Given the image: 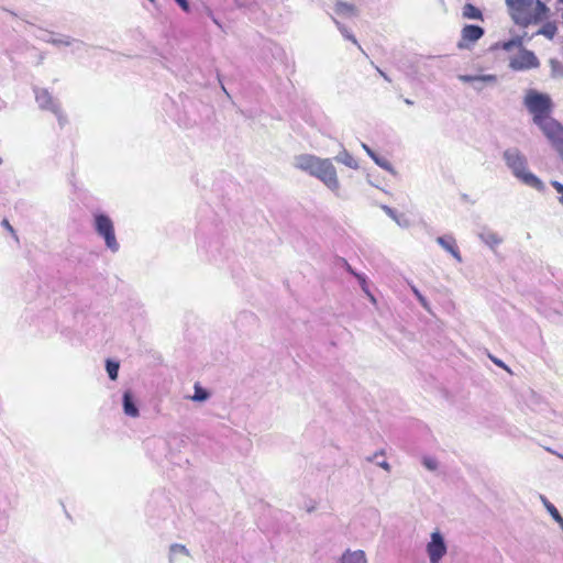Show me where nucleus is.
I'll use <instances>...</instances> for the list:
<instances>
[{
	"mask_svg": "<svg viewBox=\"0 0 563 563\" xmlns=\"http://www.w3.org/2000/svg\"><path fill=\"white\" fill-rule=\"evenodd\" d=\"M295 167L320 179L329 189L333 191L339 189L336 172L329 159H321L313 155L302 154L295 158Z\"/></svg>",
	"mask_w": 563,
	"mask_h": 563,
	"instance_id": "nucleus-1",
	"label": "nucleus"
},
{
	"mask_svg": "<svg viewBox=\"0 0 563 563\" xmlns=\"http://www.w3.org/2000/svg\"><path fill=\"white\" fill-rule=\"evenodd\" d=\"M514 21L522 26L543 21L549 12L540 0H506Z\"/></svg>",
	"mask_w": 563,
	"mask_h": 563,
	"instance_id": "nucleus-2",
	"label": "nucleus"
},
{
	"mask_svg": "<svg viewBox=\"0 0 563 563\" xmlns=\"http://www.w3.org/2000/svg\"><path fill=\"white\" fill-rule=\"evenodd\" d=\"M505 159L508 167L512 170L514 175L520 179L525 185L532 187L537 190H543V183L532 173L527 170V161L516 151L505 152Z\"/></svg>",
	"mask_w": 563,
	"mask_h": 563,
	"instance_id": "nucleus-3",
	"label": "nucleus"
},
{
	"mask_svg": "<svg viewBox=\"0 0 563 563\" xmlns=\"http://www.w3.org/2000/svg\"><path fill=\"white\" fill-rule=\"evenodd\" d=\"M33 93L38 109L52 113L56 118L59 126L63 128L65 124H67V114L64 111L58 98L53 96L48 89L42 87H34Z\"/></svg>",
	"mask_w": 563,
	"mask_h": 563,
	"instance_id": "nucleus-4",
	"label": "nucleus"
},
{
	"mask_svg": "<svg viewBox=\"0 0 563 563\" xmlns=\"http://www.w3.org/2000/svg\"><path fill=\"white\" fill-rule=\"evenodd\" d=\"M525 106L533 117V122L538 123L541 120L550 117L552 101L548 95L529 90L525 97Z\"/></svg>",
	"mask_w": 563,
	"mask_h": 563,
	"instance_id": "nucleus-5",
	"label": "nucleus"
},
{
	"mask_svg": "<svg viewBox=\"0 0 563 563\" xmlns=\"http://www.w3.org/2000/svg\"><path fill=\"white\" fill-rule=\"evenodd\" d=\"M37 38L56 47L69 46L73 48V52H79L86 47V44L82 41L60 33L41 31Z\"/></svg>",
	"mask_w": 563,
	"mask_h": 563,
	"instance_id": "nucleus-6",
	"label": "nucleus"
},
{
	"mask_svg": "<svg viewBox=\"0 0 563 563\" xmlns=\"http://www.w3.org/2000/svg\"><path fill=\"white\" fill-rule=\"evenodd\" d=\"M95 227L97 233L104 239L107 246L113 252L118 251L119 244L115 239L112 220L106 214H96Z\"/></svg>",
	"mask_w": 563,
	"mask_h": 563,
	"instance_id": "nucleus-7",
	"label": "nucleus"
},
{
	"mask_svg": "<svg viewBox=\"0 0 563 563\" xmlns=\"http://www.w3.org/2000/svg\"><path fill=\"white\" fill-rule=\"evenodd\" d=\"M540 63L533 52L520 47L518 53L510 57L509 67L514 70H527L539 67Z\"/></svg>",
	"mask_w": 563,
	"mask_h": 563,
	"instance_id": "nucleus-8",
	"label": "nucleus"
},
{
	"mask_svg": "<svg viewBox=\"0 0 563 563\" xmlns=\"http://www.w3.org/2000/svg\"><path fill=\"white\" fill-rule=\"evenodd\" d=\"M485 34L482 26L474 24H466L461 31V40L457 47L461 49L470 48V46L481 40Z\"/></svg>",
	"mask_w": 563,
	"mask_h": 563,
	"instance_id": "nucleus-9",
	"label": "nucleus"
},
{
	"mask_svg": "<svg viewBox=\"0 0 563 563\" xmlns=\"http://www.w3.org/2000/svg\"><path fill=\"white\" fill-rule=\"evenodd\" d=\"M549 141H563V125L551 115L536 123Z\"/></svg>",
	"mask_w": 563,
	"mask_h": 563,
	"instance_id": "nucleus-10",
	"label": "nucleus"
},
{
	"mask_svg": "<svg viewBox=\"0 0 563 563\" xmlns=\"http://www.w3.org/2000/svg\"><path fill=\"white\" fill-rule=\"evenodd\" d=\"M430 563H440V560L446 553V545L440 532L431 534V541L427 545Z\"/></svg>",
	"mask_w": 563,
	"mask_h": 563,
	"instance_id": "nucleus-11",
	"label": "nucleus"
},
{
	"mask_svg": "<svg viewBox=\"0 0 563 563\" xmlns=\"http://www.w3.org/2000/svg\"><path fill=\"white\" fill-rule=\"evenodd\" d=\"M459 80L470 82L476 91H482L486 85H495L497 77L492 74L487 75H459Z\"/></svg>",
	"mask_w": 563,
	"mask_h": 563,
	"instance_id": "nucleus-12",
	"label": "nucleus"
},
{
	"mask_svg": "<svg viewBox=\"0 0 563 563\" xmlns=\"http://www.w3.org/2000/svg\"><path fill=\"white\" fill-rule=\"evenodd\" d=\"M437 242L444 249L446 250L449 253L452 254V256L457 261V262H461L462 261V257H461V253L459 251V247L456 245V241L455 239L452 236V235H444V236H439L437 239Z\"/></svg>",
	"mask_w": 563,
	"mask_h": 563,
	"instance_id": "nucleus-13",
	"label": "nucleus"
},
{
	"mask_svg": "<svg viewBox=\"0 0 563 563\" xmlns=\"http://www.w3.org/2000/svg\"><path fill=\"white\" fill-rule=\"evenodd\" d=\"M363 148L368 153V155L374 159V162L379 165L382 168L386 170L393 169V164L390 158L386 154L377 153L368 147L366 143H362Z\"/></svg>",
	"mask_w": 563,
	"mask_h": 563,
	"instance_id": "nucleus-14",
	"label": "nucleus"
},
{
	"mask_svg": "<svg viewBox=\"0 0 563 563\" xmlns=\"http://www.w3.org/2000/svg\"><path fill=\"white\" fill-rule=\"evenodd\" d=\"M123 410L126 416L136 418L140 412L136 405L133 401L132 394L130 391H125L123 394Z\"/></svg>",
	"mask_w": 563,
	"mask_h": 563,
	"instance_id": "nucleus-15",
	"label": "nucleus"
},
{
	"mask_svg": "<svg viewBox=\"0 0 563 563\" xmlns=\"http://www.w3.org/2000/svg\"><path fill=\"white\" fill-rule=\"evenodd\" d=\"M462 15L464 19L470 20H484L483 12L472 3H465L462 9Z\"/></svg>",
	"mask_w": 563,
	"mask_h": 563,
	"instance_id": "nucleus-16",
	"label": "nucleus"
},
{
	"mask_svg": "<svg viewBox=\"0 0 563 563\" xmlns=\"http://www.w3.org/2000/svg\"><path fill=\"white\" fill-rule=\"evenodd\" d=\"M339 563H366L365 553L361 550L346 552L342 555Z\"/></svg>",
	"mask_w": 563,
	"mask_h": 563,
	"instance_id": "nucleus-17",
	"label": "nucleus"
},
{
	"mask_svg": "<svg viewBox=\"0 0 563 563\" xmlns=\"http://www.w3.org/2000/svg\"><path fill=\"white\" fill-rule=\"evenodd\" d=\"M336 161L351 167V168L358 167L357 161L352 155H350L347 152H343V153L339 154L336 156Z\"/></svg>",
	"mask_w": 563,
	"mask_h": 563,
	"instance_id": "nucleus-18",
	"label": "nucleus"
},
{
	"mask_svg": "<svg viewBox=\"0 0 563 563\" xmlns=\"http://www.w3.org/2000/svg\"><path fill=\"white\" fill-rule=\"evenodd\" d=\"M543 504L549 514L551 515V517L563 528V517L560 515L555 506L548 501L547 499H543Z\"/></svg>",
	"mask_w": 563,
	"mask_h": 563,
	"instance_id": "nucleus-19",
	"label": "nucleus"
},
{
	"mask_svg": "<svg viewBox=\"0 0 563 563\" xmlns=\"http://www.w3.org/2000/svg\"><path fill=\"white\" fill-rule=\"evenodd\" d=\"M355 8L346 2H338L335 4V13L343 15H352L354 14Z\"/></svg>",
	"mask_w": 563,
	"mask_h": 563,
	"instance_id": "nucleus-20",
	"label": "nucleus"
},
{
	"mask_svg": "<svg viewBox=\"0 0 563 563\" xmlns=\"http://www.w3.org/2000/svg\"><path fill=\"white\" fill-rule=\"evenodd\" d=\"M336 25H338V29L340 31V33L342 34V36L345 38V40H349L351 41L353 44H355L360 49H361V46L360 44L357 43V40L355 38V36L349 31V29L346 26H344L343 24H341L340 22L335 21Z\"/></svg>",
	"mask_w": 563,
	"mask_h": 563,
	"instance_id": "nucleus-21",
	"label": "nucleus"
},
{
	"mask_svg": "<svg viewBox=\"0 0 563 563\" xmlns=\"http://www.w3.org/2000/svg\"><path fill=\"white\" fill-rule=\"evenodd\" d=\"M539 34H542L547 36L548 38H553L556 33V26L552 23L544 24L538 32Z\"/></svg>",
	"mask_w": 563,
	"mask_h": 563,
	"instance_id": "nucleus-22",
	"label": "nucleus"
},
{
	"mask_svg": "<svg viewBox=\"0 0 563 563\" xmlns=\"http://www.w3.org/2000/svg\"><path fill=\"white\" fill-rule=\"evenodd\" d=\"M208 397H209V393L207 390H205L202 387H200L199 384H196L195 385V394L191 397V399L195 401H203V400L208 399Z\"/></svg>",
	"mask_w": 563,
	"mask_h": 563,
	"instance_id": "nucleus-23",
	"label": "nucleus"
},
{
	"mask_svg": "<svg viewBox=\"0 0 563 563\" xmlns=\"http://www.w3.org/2000/svg\"><path fill=\"white\" fill-rule=\"evenodd\" d=\"M107 372H108L109 377L112 380L117 379L118 372H119V363L112 362V361H108L107 362Z\"/></svg>",
	"mask_w": 563,
	"mask_h": 563,
	"instance_id": "nucleus-24",
	"label": "nucleus"
},
{
	"mask_svg": "<svg viewBox=\"0 0 563 563\" xmlns=\"http://www.w3.org/2000/svg\"><path fill=\"white\" fill-rule=\"evenodd\" d=\"M521 46H522V41L520 37L507 41V42L503 43V45H501L503 49H505L507 52H510L515 47L520 48Z\"/></svg>",
	"mask_w": 563,
	"mask_h": 563,
	"instance_id": "nucleus-25",
	"label": "nucleus"
},
{
	"mask_svg": "<svg viewBox=\"0 0 563 563\" xmlns=\"http://www.w3.org/2000/svg\"><path fill=\"white\" fill-rule=\"evenodd\" d=\"M355 277L360 282L362 289L369 296L371 300L375 301L374 296L367 289L366 278L363 275H361V274H355Z\"/></svg>",
	"mask_w": 563,
	"mask_h": 563,
	"instance_id": "nucleus-26",
	"label": "nucleus"
},
{
	"mask_svg": "<svg viewBox=\"0 0 563 563\" xmlns=\"http://www.w3.org/2000/svg\"><path fill=\"white\" fill-rule=\"evenodd\" d=\"M552 71L556 77H563V64L559 62H552Z\"/></svg>",
	"mask_w": 563,
	"mask_h": 563,
	"instance_id": "nucleus-27",
	"label": "nucleus"
},
{
	"mask_svg": "<svg viewBox=\"0 0 563 563\" xmlns=\"http://www.w3.org/2000/svg\"><path fill=\"white\" fill-rule=\"evenodd\" d=\"M423 465L431 471H434L437 468V461L431 457L423 459Z\"/></svg>",
	"mask_w": 563,
	"mask_h": 563,
	"instance_id": "nucleus-28",
	"label": "nucleus"
},
{
	"mask_svg": "<svg viewBox=\"0 0 563 563\" xmlns=\"http://www.w3.org/2000/svg\"><path fill=\"white\" fill-rule=\"evenodd\" d=\"M551 185L553 186V188L559 192L561 194V197L559 198L560 202L563 203V185L556 180H553L551 181Z\"/></svg>",
	"mask_w": 563,
	"mask_h": 563,
	"instance_id": "nucleus-29",
	"label": "nucleus"
},
{
	"mask_svg": "<svg viewBox=\"0 0 563 563\" xmlns=\"http://www.w3.org/2000/svg\"><path fill=\"white\" fill-rule=\"evenodd\" d=\"M175 2L180 7L183 11L188 12L190 10L188 0H175Z\"/></svg>",
	"mask_w": 563,
	"mask_h": 563,
	"instance_id": "nucleus-30",
	"label": "nucleus"
},
{
	"mask_svg": "<svg viewBox=\"0 0 563 563\" xmlns=\"http://www.w3.org/2000/svg\"><path fill=\"white\" fill-rule=\"evenodd\" d=\"M344 266H345L346 271H347L350 274H352L353 276H355V274H357V273H356V272L351 267V265H350L346 261H344Z\"/></svg>",
	"mask_w": 563,
	"mask_h": 563,
	"instance_id": "nucleus-31",
	"label": "nucleus"
},
{
	"mask_svg": "<svg viewBox=\"0 0 563 563\" xmlns=\"http://www.w3.org/2000/svg\"><path fill=\"white\" fill-rule=\"evenodd\" d=\"M2 224H3V227H5L10 232H13V229H12V227L10 225V223H9V221H8V220H5V219H4V220L2 221Z\"/></svg>",
	"mask_w": 563,
	"mask_h": 563,
	"instance_id": "nucleus-32",
	"label": "nucleus"
},
{
	"mask_svg": "<svg viewBox=\"0 0 563 563\" xmlns=\"http://www.w3.org/2000/svg\"><path fill=\"white\" fill-rule=\"evenodd\" d=\"M185 551V547L184 545H178V544H175L172 547V551Z\"/></svg>",
	"mask_w": 563,
	"mask_h": 563,
	"instance_id": "nucleus-33",
	"label": "nucleus"
},
{
	"mask_svg": "<svg viewBox=\"0 0 563 563\" xmlns=\"http://www.w3.org/2000/svg\"><path fill=\"white\" fill-rule=\"evenodd\" d=\"M415 294L418 296V298H419L420 302L426 307V306H427V303H426L424 298H423V297H422V296H421L417 290H415Z\"/></svg>",
	"mask_w": 563,
	"mask_h": 563,
	"instance_id": "nucleus-34",
	"label": "nucleus"
},
{
	"mask_svg": "<svg viewBox=\"0 0 563 563\" xmlns=\"http://www.w3.org/2000/svg\"><path fill=\"white\" fill-rule=\"evenodd\" d=\"M384 210H385V211H386L390 217L395 218L394 212H393V210H391L390 208H388V207H384Z\"/></svg>",
	"mask_w": 563,
	"mask_h": 563,
	"instance_id": "nucleus-35",
	"label": "nucleus"
},
{
	"mask_svg": "<svg viewBox=\"0 0 563 563\" xmlns=\"http://www.w3.org/2000/svg\"><path fill=\"white\" fill-rule=\"evenodd\" d=\"M380 466H382L383 468L387 470V471L389 470V465H388V463H387V462H383V463L380 464Z\"/></svg>",
	"mask_w": 563,
	"mask_h": 563,
	"instance_id": "nucleus-36",
	"label": "nucleus"
},
{
	"mask_svg": "<svg viewBox=\"0 0 563 563\" xmlns=\"http://www.w3.org/2000/svg\"><path fill=\"white\" fill-rule=\"evenodd\" d=\"M379 74H380V76H383L386 80H388L387 76H386L382 70H379Z\"/></svg>",
	"mask_w": 563,
	"mask_h": 563,
	"instance_id": "nucleus-37",
	"label": "nucleus"
},
{
	"mask_svg": "<svg viewBox=\"0 0 563 563\" xmlns=\"http://www.w3.org/2000/svg\"><path fill=\"white\" fill-rule=\"evenodd\" d=\"M148 1L152 2V3H155L156 0H148Z\"/></svg>",
	"mask_w": 563,
	"mask_h": 563,
	"instance_id": "nucleus-38",
	"label": "nucleus"
},
{
	"mask_svg": "<svg viewBox=\"0 0 563 563\" xmlns=\"http://www.w3.org/2000/svg\"><path fill=\"white\" fill-rule=\"evenodd\" d=\"M561 3H563V0H559Z\"/></svg>",
	"mask_w": 563,
	"mask_h": 563,
	"instance_id": "nucleus-39",
	"label": "nucleus"
}]
</instances>
